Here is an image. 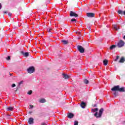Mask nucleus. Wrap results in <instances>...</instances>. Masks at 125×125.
<instances>
[{"mask_svg":"<svg viewBox=\"0 0 125 125\" xmlns=\"http://www.w3.org/2000/svg\"><path fill=\"white\" fill-rule=\"evenodd\" d=\"M70 16H71V17H78L79 15L76 14L75 12L70 11Z\"/></svg>","mask_w":125,"mask_h":125,"instance_id":"6","label":"nucleus"},{"mask_svg":"<svg viewBox=\"0 0 125 125\" xmlns=\"http://www.w3.org/2000/svg\"><path fill=\"white\" fill-rule=\"evenodd\" d=\"M15 86H16V85H15V84H13L12 85V87H15Z\"/></svg>","mask_w":125,"mask_h":125,"instance_id":"31","label":"nucleus"},{"mask_svg":"<svg viewBox=\"0 0 125 125\" xmlns=\"http://www.w3.org/2000/svg\"><path fill=\"white\" fill-rule=\"evenodd\" d=\"M29 125H33L34 124V118L30 117L28 119Z\"/></svg>","mask_w":125,"mask_h":125,"instance_id":"8","label":"nucleus"},{"mask_svg":"<svg viewBox=\"0 0 125 125\" xmlns=\"http://www.w3.org/2000/svg\"><path fill=\"white\" fill-rule=\"evenodd\" d=\"M39 102L40 103H45V102H46V101L44 99H42L40 100Z\"/></svg>","mask_w":125,"mask_h":125,"instance_id":"18","label":"nucleus"},{"mask_svg":"<svg viewBox=\"0 0 125 125\" xmlns=\"http://www.w3.org/2000/svg\"><path fill=\"white\" fill-rule=\"evenodd\" d=\"M125 46V42L123 41V40H120L117 44L118 47L121 48L123 47V46Z\"/></svg>","mask_w":125,"mask_h":125,"instance_id":"2","label":"nucleus"},{"mask_svg":"<svg viewBox=\"0 0 125 125\" xmlns=\"http://www.w3.org/2000/svg\"><path fill=\"white\" fill-rule=\"evenodd\" d=\"M79 51L80 53H84V48L81 45H79Z\"/></svg>","mask_w":125,"mask_h":125,"instance_id":"4","label":"nucleus"},{"mask_svg":"<svg viewBox=\"0 0 125 125\" xmlns=\"http://www.w3.org/2000/svg\"><path fill=\"white\" fill-rule=\"evenodd\" d=\"M113 94L114 95V97H117L119 95V93L118 92H115L113 93Z\"/></svg>","mask_w":125,"mask_h":125,"instance_id":"19","label":"nucleus"},{"mask_svg":"<svg viewBox=\"0 0 125 125\" xmlns=\"http://www.w3.org/2000/svg\"><path fill=\"white\" fill-rule=\"evenodd\" d=\"M21 54H22L24 57H28L29 56V52H24L23 51L21 52Z\"/></svg>","mask_w":125,"mask_h":125,"instance_id":"9","label":"nucleus"},{"mask_svg":"<svg viewBox=\"0 0 125 125\" xmlns=\"http://www.w3.org/2000/svg\"><path fill=\"white\" fill-rule=\"evenodd\" d=\"M97 115H98L97 112H96V113L94 114V116L95 117H96V118H99V116H97Z\"/></svg>","mask_w":125,"mask_h":125,"instance_id":"28","label":"nucleus"},{"mask_svg":"<svg viewBox=\"0 0 125 125\" xmlns=\"http://www.w3.org/2000/svg\"><path fill=\"white\" fill-rule=\"evenodd\" d=\"M27 72L29 74H33L35 72V67L34 66H31L27 69Z\"/></svg>","mask_w":125,"mask_h":125,"instance_id":"3","label":"nucleus"},{"mask_svg":"<svg viewBox=\"0 0 125 125\" xmlns=\"http://www.w3.org/2000/svg\"><path fill=\"white\" fill-rule=\"evenodd\" d=\"M112 91H119V92H125V87H121L120 85L114 86L112 89Z\"/></svg>","mask_w":125,"mask_h":125,"instance_id":"1","label":"nucleus"},{"mask_svg":"<svg viewBox=\"0 0 125 125\" xmlns=\"http://www.w3.org/2000/svg\"><path fill=\"white\" fill-rule=\"evenodd\" d=\"M14 110V107H11V106H9L6 108V111H13Z\"/></svg>","mask_w":125,"mask_h":125,"instance_id":"13","label":"nucleus"},{"mask_svg":"<svg viewBox=\"0 0 125 125\" xmlns=\"http://www.w3.org/2000/svg\"><path fill=\"white\" fill-rule=\"evenodd\" d=\"M46 124L44 123H42L41 125H46Z\"/></svg>","mask_w":125,"mask_h":125,"instance_id":"35","label":"nucleus"},{"mask_svg":"<svg viewBox=\"0 0 125 125\" xmlns=\"http://www.w3.org/2000/svg\"><path fill=\"white\" fill-rule=\"evenodd\" d=\"M124 62H125V57H122L119 61V63H124Z\"/></svg>","mask_w":125,"mask_h":125,"instance_id":"11","label":"nucleus"},{"mask_svg":"<svg viewBox=\"0 0 125 125\" xmlns=\"http://www.w3.org/2000/svg\"><path fill=\"white\" fill-rule=\"evenodd\" d=\"M0 9H1V4L0 3Z\"/></svg>","mask_w":125,"mask_h":125,"instance_id":"37","label":"nucleus"},{"mask_svg":"<svg viewBox=\"0 0 125 125\" xmlns=\"http://www.w3.org/2000/svg\"><path fill=\"white\" fill-rule=\"evenodd\" d=\"M93 106H94V107H97V105L96 104H94Z\"/></svg>","mask_w":125,"mask_h":125,"instance_id":"38","label":"nucleus"},{"mask_svg":"<svg viewBox=\"0 0 125 125\" xmlns=\"http://www.w3.org/2000/svg\"><path fill=\"white\" fill-rule=\"evenodd\" d=\"M62 76H63V78L65 79V80L67 79H69V78H70V76H69V75L65 74H63Z\"/></svg>","mask_w":125,"mask_h":125,"instance_id":"14","label":"nucleus"},{"mask_svg":"<svg viewBox=\"0 0 125 125\" xmlns=\"http://www.w3.org/2000/svg\"><path fill=\"white\" fill-rule=\"evenodd\" d=\"M104 111V109L103 108H101L99 112V118H101V117L102 116V114L103 113V111Z\"/></svg>","mask_w":125,"mask_h":125,"instance_id":"10","label":"nucleus"},{"mask_svg":"<svg viewBox=\"0 0 125 125\" xmlns=\"http://www.w3.org/2000/svg\"><path fill=\"white\" fill-rule=\"evenodd\" d=\"M74 125H79V122H78V121H75L74 122Z\"/></svg>","mask_w":125,"mask_h":125,"instance_id":"26","label":"nucleus"},{"mask_svg":"<svg viewBox=\"0 0 125 125\" xmlns=\"http://www.w3.org/2000/svg\"><path fill=\"white\" fill-rule=\"evenodd\" d=\"M120 58V56H116V59L114 60V61L116 62L118 61V60Z\"/></svg>","mask_w":125,"mask_h":125,"instance_id":"27","label":"nucleus"},{"mask_svg":"<svg viewBox=\"0 0 125 125\" xmlns=\"http://www.w3.org/2000/svg\"><path fill=\"white\" fill-rule=\"evenodd\" d=\"M68 117L69 119H73L74 117V114L73 113H69L68 114Z\"/></svg>","mask_w":125,"mask_h":125,"instance_id":"15","label":"nucleus"},{"mask_svg":"<svg viewBox=\"0 0 125 125\" xmlns=\"http://www.w3.org/2000/svg\"><path fill=\"white\" fill-rule=\"evenodd\" d=\"M92 112H97L98 111V108L92 109Z\"/></svg>","mask_w":125,"mask_h":125,"instance_id":"23","label":"nucleus"},{"mask_svg":"<svg viewBox=\"0 0 125 125\" xmlns=\"http://www.w3.org/2000/svg\"><path fill=\"white\" fill-rule=\"evenodd\" d=\"M114 28L115 30H116V31H118V30H119V29H120L119 27H118V26H117V25H114Z\"/></svg>","mask_w":125,"mask_h":125,"instance_id":"21","label":"nucleus"},{"mask_svg":"<svg viewBox=\"0 0 125 125\" xmlns=\"http://www.w3.org/2000/svg\"><path fill=\"white\" fill-rule=\"evenodd\" d=\"M32 93H33V91L32 90H30L27 92V94H29V95H31Z\"/></svg>","mask_w":125,"mask_h":125,"instance_id":"25","label":"nucleus"},{"mask_svg":"<svg viewBox=\"0 0 125 125\" xmlns=\"http://www.w3.org/2000/svg\"><path fill=\"white\" fill-rule=\"evenodd\" d=\"M79 40L81 42H83V37L81 35H80V32H79Z\"/></svg>","mask_w":125,"mask_h":125,"instance_id":"12","label":"nucleus"},{"mask_svg":"<svg viewBox=\"0 0 125 125\" xmlns=\"http://www.w3.org/2000/svg\"><path fill=\"white\" fill-rule=\"evenodd\" d=\"M88 29H90V27H88Z\"/></svg>","mask_w":125,"mask_h":125,"instance_id":"40","label":"nucleus"},{"mask_svg":"<svg viewBox=\"0 0 125 125\" xmlns=\"http://www.w3.org/2000/svg\"><path fill=\"white\" fill-rule=\"evenodd\" d=\"M22 83H23V81H21L19 83V85H20L21 84H22Z\"/></svg>","mask_w":125,"mask_h":125,"instance_id":"33","label":"nucleus"},{"mask_svg":"<svg viewBox=\"0 0 125 125\" xmlns=\"http://www.w3.org/2000/svg\"><path fill=\"white\" fill-rule=\"evenodd\" d=\"M6 59H7V60H10V56H8L7 57V58H6Z\"/></svg>","mask_w":125,"mask_h":125,"instance_id":"30","label":"nucleus"},{"mask_svg":"<svg viewBox=\"0 0 125 125\" xmlns=\"http://www.w3.org/2000/svg\"><path fill=\"white\" fill-rule=\"evenodd\" d=\"M3 13H4L5 14H6V13H7V11H4Z\"/></svg>","mask_w":125,"mask_h":125,"instance_id":"36","label":"nucleus"},{"mask_svg":"<svg viewBox=\"0 0 125 125\" xmlns=\"http://www.w3.org/2000/svg\"><path fill=\"white\" fill-rule=\"evenodd\" d=\"M84 83H85V84H88V83H89V82L88 81V80L85 79L84 80Z\"/></svg>","mask_w":125,"mask_h":125,"instance_id":"20","label":"nucleus"},{"mask_svg":"<svg viewBox=\"0 0 125 125\" xmlns=\"http://www.w3.org/2000/svg\"><path fill=\"white\" fill-rule=\"evenodd\" d=\"M116 47H117V45H112L110 47L109 49H110V50H112V49L116 48Z\"/></svg>","mask_w":125,"mask_h":125,"instance_id":"17","label":"nucleus"},{"mask_svg":"<svg viewBox=\"0 0 125 125\" xmlns=\"http://www.w3.org/2000/svg\"><path fill=\"white\" fill-rule=\"evenodd\" d=\"M103 63H104V66H107L108 65V60H104L103 61Z\"/></svg>","mask_w":125,"mask_h":125,"instance_id":"16","label":"nucleus"},{"mask_svg":"<svg viewBox=\"0 0 125 125\" xmlns=\"http://www.w3.org/2000/svg\"><path fill=\"white\" fill-rule=\"evenodd\" d=\"M80 106L81 107V108H82V109H84V108L86 107V103L83 101H81V103L80 104Z\"/></svg>","mask_w":125,"mask_h":125,"instance_id":"7","label":"nucleus"},{"mask_svg":"<svg viewBox=\"0 0 125 125\" xmlns=\"http://www.w3.org/2000/svg\"><path fill=\"white\" fill-rule=\"evenodd\" d=\"M48 33H50V31H51V29H49L47 30Z\"/></svg>","mask_w":125,"mask_h":125,"instance_id":"34","label":"nucleus"},{"mask_svg":"<svg viewBox=\"0 0 125 125\" xmlns=\"http://www.w3.org/2000/svg\"><path fill=\"white\" fill-rule=\"evenodd\" d=\"M79 33V32H77V34H78Z\"/></svg>","mask_w":125,"mask_h":125,"instance_id":"41","label":"nucleus"},{"mask_svg":"<svg viewBox=\"0 0 125 125\" xmlns=\"http://www.w3.org/2000/svg\"><path fill=\"white\" fill-rule=\"evenodd\" d=\"M71 21V22H74L75 23H77V20H76V19H72Z\"/></svg>","mask_w":125,"mask_h":125,"instance_id":"24","label":"nucleus"},{"mask_svg":"<svg viewBox=\"0 0 125 125\" xmlns=\"http://www.w3.org/2000/svg\"><path fill=\"white\" fill-rule=\"evenodd\" d=\"M12 15V14L11 13H8V16L10 17V16H11V15Z\"/></svg>","mask_w":125,"mask_h":125,"instance_id":"32","label":"nucleus"},{"mask_svg":"<svg viewBox=\"0 0 125 125\" xmlns=\"http://www.w3.org/2000/svg\"><path fill=\"white\" fill-rule=\"evenodd\" d=\"M62 42L63 43V44H67V43H68V41H67L62 40Z\"/></svg>","mask_w":125,"mask_h":125,"instance_id":"22","label":"nucleus"},{"mask_svg":"<svg viewBox=\"0 0 125 125\" xmlns=\"http://www.w3.org/2000/svg\"><path fill=\"white\" fill-rule=\"evenodd\" d=\"M77 49L79 50V45H77Z\"/></svg>","mask_w":125,"mask_h":125,"instance_id":"39","label":"nucleus"},{"mask_svg":"<svg viewBox=\"0 0 125 125\" xmlns=\"http://www.w3.org/2000/svg\"><path fill=\"white\" fill-rule=\"evenodd\" d=\"M29 107H30V109H33L34 108V106L31 104L29 105Z\"/></svg>","mask_w":125,"mask_h":125,"instance_id":"29","label":"nucleus"},{"mask_svg":"<svg viewBox=\"0 0 125 125\" xmlns=\"http://www.w3.org/2000/svg\"><path fill=\"white\" fill-rule=\"evenodd\" d=\"M95 14L94 13H87L86 16L87 17H89V18H92V17H94Z\"/></svg>","mask_w":125,"mask_h":125,"instance_id":"5","label":"nucleus"}]
</instances>
